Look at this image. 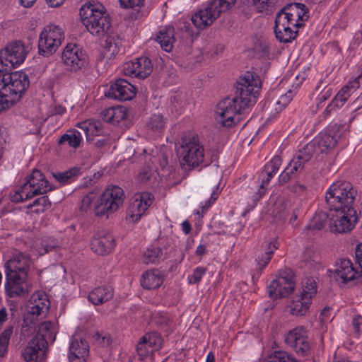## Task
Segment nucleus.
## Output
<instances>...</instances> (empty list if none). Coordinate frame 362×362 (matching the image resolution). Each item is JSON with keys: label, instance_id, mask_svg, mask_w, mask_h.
Returning a JSON list of instances; mask_svg holds the SVG:
<instances>
[{"label": "nucleus", "instance_id": "obj_45", "mask_svg": "<svg viewBox=\"0 0 362 362\" xmlns=\"http://www.w3.org/2000/svg\"><path fill=\"white\" fill-rule=\"evenodd\" d=\"M13 327L8 326L0 334V356H4L8 350L11 337L13 334Z\"/></svg>", "mask_w": 362, "mask_h": 362}, {"label": "nucleus", "instance_id": "obj_20", "mask_svg": "<svg viewBox=\"0 0 362 362\" xmlns=\"http://www.w3.org/2000/svg\"><path fill=\"white\" fill-rule=\"evenodd\" d=\"M69 349V362H86L89 355V345L86 340L79 336H73Z\"/></svg>", "mask_w": 362, "mask_h": 362}, {"label": "nucleus", "instance_id": "obj_18", "mask_svg": "<svg viewBox=\"0 0 362 362\" xmlns=\"http://www.w3.org/2000/svg\"><path fill=\"white\" fill-rule=\"evenodd\" d=\"M23 185L27 187V189L32 197L35 195L46 194L52 189L45 179V175L37 169L33 170L27 182Z\"/></svg>", "mask_w": 362, "mask_h": 362}, {"label": "nucleus", "instance_id": "obj_19", "mask_svg": "<svg viewBox=\"0 0 362 362\" xmlns=\"http://www.w3.org/2000/svg\"><path fill=\"white\" fill-rule=\"evenodd\" d=\"M30 257L21 252L15 254L5 264L6 274L27 277L30 267Z\"/></svg>", "mask_w": 362, "mask_h": 362}, {"label": "nucleus", "instance_id": "obj_29", "mask_svg": "<svg viewBox=\"0 0 362 362\" xmlns=\"http://www.w3.org/2000/svg\"><path fill=\"white\" fill-rule=\"evenodd\" d=\"M293 98V93L291 90L288 91L285 95L280 97L279 100H270L265 108V112L271 117H276L281 112L291 101Z\"/></svg>", "mask_w": 362, "mask_h": 362}, {"label": "nucleus", "instance_id": "obj_8", "mask_svg": "<svg viewBox=\"0 0 362 362\" xmlns=\"http://www.w3.org/2000/svg\"><path fill=\"white\" fill-rule=\"evenodd\" d=\"M314 148L313 144H306L296 153L292 160L279 177V181L281 184L288 182L303 171L305 164L313 156Z\"/></svg>", "mask_w": 362, "mask_h": 362}, {"label": "nucleus", "instance_id": "obj_50", "mask_svg": "<svg viewBox=\"0 0 362 362\" xmlns=\"http://www.w3.org/2000/svg\"><path fill=\"white\" fill-rule=\"evenodd\" d=\"M30 198H32V197L29 194L27 187H25L23 185L18 191L11 194L10 199L12 202H19Z\"/></svg>", "mask_w": 362, "mask_h": 362}, {"label": "nucleus", "instance_id": "obj_3", "mask_svg": "<svg viewBox=\"0 0 362 362\" xmlns=\"http://www.w3.org/2000/svg\"><path fill=\"white\" fill-rule=\"evenodd\" d=\"M29 86L28 76L24 72L0 75V112L9 109L19 101Z\"/></svg>", "mask_w": 362, "mask_h": 362}, {"label": "nucleus", "instance_id": "obj_49", "mask_svg": "<svg viewBox=\"0 0 362 362\" xmlns=\"http://www.w3.org/2000/svg\"><path fill=\"white\" fill-rule=\"evenodd\" d=\"M254 6L259 13L272 12L277 0H252Z\"/></svg>", "mask_w": 362, "mask_h": 362}, {"label": "nucleus", "instance_id": "obj_24", "mask_svg": "<svg viewBox=\"0 0 362 362\" xmlns=\"http://www.w3.org/2000/svg\"><path fill=\"white\" fill-rule=\"evenodd\" d=\"M57 328L51 321H46L37 326L36 334L32 338L38 341L42 347L47 348L49 344H52L56 339Z\"/></svg>", "mask_w": 362, "mask_h": 362}, {"label": "nucleus", "instance_id": "obj_15", "mask_svg": "<svg viewBox=\"0 0 362 362\" xmlns=\"http://www.w3.org/2000/svg\"><path fill=\"white\" fill-rule=\"evenodd\" d=\"M136 95V88L131 83L123 78H119L112 83L105 93L107 98L121 101L132 100Z\"/></svg>", "mask_w": 362, "mask_h": 362}, {"label": "nucleus", "instance_id": "obj_31", "mask_svg": "<svg viewBox=\"0 0 362 362\" xmlns=\"http://www.w3.org/2000/svg\"><path fill=\"white\" fill-rule=\"evenodd\" d=\"M163 276L158 269L146 271L141 276V285L147 290L156 289L162 284Z\"/></svg>", "mask_w": 362, "mask_h": 362}, {"label": "nucleus", "instance_id": "obj_62", "mask_svg": "<svg viewBox=\"0 0 362 362\" xmlns=\"http://www.w3.org/2000/svg\"><path fill=\"white\" fill-rule=\"evenodd\" d=\"M339 107H341L338 105L337 103H335V102L333 100H332L331 103L327 106L326 109L323 112L325 117L329 116L332 111L335 110L336 108Z\"/></svg>", "mask_w": 362, "mask_h": 362}, {"label": "nucleus", "instance_id": "obj_57", "mask_svg": "<svg viewBox=\"0 0 362 362\" xmlns=\"http://www.w3.org/2000/svg\"><path fill=\"white\" fill-rule=\"evenodd\" d=\"M206 273V269L204 267H197L194 270L193 274L189 277V282L193 284H197L199 283L202 279V276Z\"/></svg>", "mask_w": 362, "mask_h": 362}, {"label": "nucleus", "instance_id": "obj_37", "mask_svg": "<svg viewBox=\"0 0 362 362\" xmlns=\"http://www.w3.org/2000/svg\"><path fill=\"white\" fill-rule=\"evenodd\" d=\"M311 301L306 297L297 296L291 305V313L293 315L302 316L308 311Z\"/></svg>", "mask_w": 362, "mask_h": 362}, {"label": "nucleus", "instance_id": "obj_32", "mask_svg": "<svg viewBox=\"0 0 362 362\" xmlns=\"http://www.w3.org/2000/svg\"><path fill=\"white\" fill-rule=\"evenodd\" d=\"M174 35V28L168 25L160 30L156 35V40L160 44L162 49L166 52H170L173 47V44L175 42Z\"/></svg>", "mask_w": 362, "mask_h": 362}, {"label": "nucleus", "instance_id": "obj_51", "mask_svg": "<svg viewBox=\"0 0 362 362\" xmlns=\"http://www.w3.org/2000/svg\"><path fill=\"white\" fill-rule=\"evenodd\" d=\"M288 25L293 26V22L290 21L281 9L276 15L274 29Z\"/></svg>", "mask_w": 362, "mask_h": 362}, {"label": "nucleus", "instance_id": "obj_64", "mask_svg": "<svg viewBox=\"0 0 362 362\" xmlns=\"http://www.w3.org/2000/svg\"><path fill=\"white\" fill-rule=\"evenodd\" d=\"M356 258L361 267H362V243L358 244L356 248Z\"/></svg>", "mask_w": 362, "mask_h": 362}, {"label": "nucleus", "instance_id": "obj_35", "mask_svg": "<svg viewBox=\"0 0 362 362\" xmlns=\"http://www.w3.org/2000/svg\"><path fill=\"white\" fill-rule=\"evenodd\" d=\"M81 140V132L76 129H71L59 138L58 145H63L67 143L70 147L76 148L79 147Z\"/></svg>", "mask_w": 362, "mask_h": 362}, {"label": "nucleus", "instance_id": "obj_12", "mask_svg": "<svg viewBox=\"0 0 362 362\" xmlns=\"http://www.w3.org/2000/svg\"><path fill=\"white\" fill-rule=\"evenodd\" d=\"M286 344L298 356H305L310 354V346L303 327H298L290 330L285 337Z\"/></svg>", "mask_w": 362, "mask_h": 362}, {"label": "nucleus", "instance_id": "obj_46", "mask_svg": "<svg viewBox=\"0 0 362 362\" xmlns=\"http://www.w3.org/2000/svg\"><path fill=\"white\" fill-rule=\"evenodd\" d=\"M266 362H296L293 356L284 351H275Z\"/></svg>", "mask_w": 362, "mask_h": 362}, {"label": "nucleus", "instance_id": "obj_6", "mask_svg": "<svg viewBox=\"0 0 362 362\" xmlns=\"http://www.w3.org/2000/svg\"><path fill=\"white\" fill-rule=\"evenodd\" d=\"M237 0H211L204 9L197 12L192 17L194 26L204 29L211 25L221 13L230 9Z\"/></svg>", "mask_w": 362, "mask_h": 362}, {"label": "nucleus", "instance_id": "obj_61", "mask_svg": "<svg viewBox=\"0 0 362 362\" xmlns=\"http://www.w3.org/2000/svg\"><path fill=\"white\" fill-rule=\"evenodd\" d=\"M152 336H153L152 334H148H148H144L139 339V344L137 345V351H139V349H141V346L144 345V344H148L149 346H153V345H155V341H151Z\"/></svg>", "mask_w": 362, "mask_h": 362}, {"label": "nucleus", "instance_id": "obj_55", "mask_svg": "<svg viewBox=\"0 0 362 362\" xmlns=\"http://www.w3.org/2000/svg\"><path fill=\"white\" fill-rule=\"evenodd\" d=\"M153 175V170L149 166L143 168L138 174V180L139 182H145L150 180Z\"/></svg>", "mask_w": 362, "mask_h": 362}, {"label": "nucleus", "instance_id": "obj_9", "mask_svg": "<svg viewBox=\"0 0 362 362\" xmlns=\"http://www.w3.org/2000/svg\"><path fill=\"white\" fill-rule=\"evenodd\" d=\"M64 39L62 29L58 25L49 24L44 28L38 40L39 54L49 57L54 53Z\"/></svg>", "mask_w": 362, "mask_h": 362}, {"label": "nucleus", "instance_id": "obj_34", "mask_svg": "<svg viewBox=\"0 0 362 362\" xmlns=\"http://www.w3.org/2000/svg\"><path fill=\"white\" fill-rule=\"evenodd\" d=\"M102 126V123L100 121H93L90 122L83 121L78 122L76 125V127L83 131L86 135L88 142L93 141V138H92L91 136H99L103 133Z\"/></svg>", "mask_w": 362, "mask_h": 362}, {"label": "nucleus", "instance_id": "obj_14", "mask_svg": "<svg viewBox=\"0 0 362 362\" xmlns=\"http://www.w3.org/2000/svg\"><path fill=\"white\" fill-rule=\"evenodd\" d=\"M62 59L64 64L71 71H77L86 64V57L74 44H68L64 48Z\"/></svg>", "mask_w": 362, "mask_h": 362}, {"label": "nucleus", "instance_id": "obj_43", "mask_svg": "<svg viewBox=\"0 0 362 362\" xmlns=\"http://www.w3.org/2000/svg\"><path fill=\"white\" fill-rule=\"evenodd\" d=\"M162 253L159 247L148 248L143 254V262L146 264L156 263L160 259Z\"/></svg>", "mask_w": 362, "mask_h": 362}, {"label": "nucleus", "instance_id": "obj_25", "mask_svg": "<svg viewBox=\"0 0 362 362\" xmlns=\"http://www.w3.org/2000/svg\"><path fill=\"white\" fill-rule=\"evenodd\" d=\"M47 348L42 347L41 344L31 339L24 349L22 356L26 362H40L46 352Z\"/></svg>", "mask_w": 362, "mask_h": 362}, {"label": "nucleus", "instance_id": "obj_26", "mask_svg": "<svg viewBox=\"0 0 362 362\" xmlns=\"http://www.w3.org/2000/svg\"><path fill=\"white\" fill-rule=\"evenodd\" d=\"M278 247L279 243L276 238H270L262 243L261 246L262 253L256 259L260 270H262L268 264L274 251L277 250Z\"/></svg>", "mask_w": 362, "mask_h": 362}, {"label": "nucleus", "instance_id": "obj_58", "mask_svg": "<svg viewBox=\"0 0 362 362\" xmlns=\"http://www.w3.org/2000/svg\"><path fill=\"white\" fill-rule=\"evenodd\" d=\"M95 197L93 191H90L87 193L81 201V209L82 211H86L90 208V206Z\"/></svg>", "mask_w": 362, "mask_h": 362}, {"label": "nucleus", "instance_id": "obj_60", "mask_svg": "<svg viewBox=\"0 0 362 362\" xmlns=\"http://www.w3.org/2000/svg\"><path fill=\"white\" fill-rule=\"evenodd\" d=\"M361 78L362 74H359L356 78H354V80L349 81L347 85L344 86V88H346L347 91H349V93L351 94L354 90L359 88L360 80Z\"/></svg>", "mask_w": 362, "mask_h": 362}, {"label": "nucleus", "instance_id": "obj_53", "mask_svg": "<svg viewBox=\"0 0 362 362\" xmlns=\"http://www.w3.org/2000/svg\"><path fill=\"white\" fill-rule=\"evenodd\" d=\"M290 205L289 201L280 199L274 204V211H277L279 216L283 217L287 212L288 206H290Z\"/></svg>", "mask_w": 362, "mask_h": 362}, {"label": "nucleus", "instance_id": "obj_10", "mask_svg": "<svg viewBox=\"0 0 362 362\" xmlns=\"http://www.w3.org/2000/svg\"><path fill=\"white\" fill-rule=\"evenodd\" d=\"M357 221L356 210L329 209V227L333 233H349Z\"/></svg>", "mask_w": 362, "mask_h": 362}, {"label": "nucleus", "instance_id": "obj_33", "mask_svg": "<svg viewBox=\"0 0 362 362\" xmlns=\"http://www.w3.org/2000/svg\"><path fill=\"white\" fill-rule=\"evenodd\" d=\"M122 205L117 203V201H107L103 199V197L100 196L97 201L94 211L96 216H106L107 218L119 209Z\"/></svg>", "mask_w": 362, "mask_h": 362}, {"label": "nucleus", "instance_id": "obj_28", "mask_svg": "<svg viewBox=\"0 0 362 362\" xmlns=\"http://www.w3.org/2000/svg\"><path fill=\"white\" fill-rule=\"evenodd\" d=\"M100 117L104 122L117 124L127 117V109L124 106L110 107L101 111Z\"/></svg>", "mask_w": 362, "mask_h": 362}, {"label": "nucleus", "instance_id": "obj_23", "mask_svg": "<svg viewBox=\"0 0 362 362\" xmlns=\"http://www.w3.org/2000/svg\"><path fill=\"white\" fill-rule=\"evenodd\" d=\"M153 195L149 192H143L138 194L131 202L128 214L135 221L139 220L151 204Z\"/></svg>", "mask_w": 362, "mask_h": 362}, {"label": "nucleus", "instance_id": "obj_13", "mask_svg": "<svg viewBox=\"0 0 362 362\" xmlns=\"http://www.w3.org/2000/svg\"><path fill=\"white\" fill-rule=\"evenodd\" d=\"M153 71V64L147 57H141L134 61L128 62L123 65L122 72L127 76H134L144 79Z\"/></svg>", "mask_w": 362, "mask_h": 362}, {"label": "nucleus", "instance_id": "obj_41", "mask_svg": "<svg viewBox=\"0 0 362 362\" xmlns=\"http://www.w3.org/2000/svg\"><path fill=\"white\" fill-rule=\"evenodd\" d=\"M49 308V300L45 296H42V297H39L38 299H34V301L30 303L29 312L32 315H40L47 313Z\"/></svg>", "mask_w": 362, "mask_h": 362}, {"label": "nucleus", "instance_id": "obj_17", "mask_svg": "<svg viewBox=\"0 0 362 362\" xmlns=\"http://www.w3.org/2000/svg\"><path fill=\"white\" fill-rule=\"evenodd\" d=\"M282 164V159L279 156H274L265 165L264 170L259 174L261 183L258 192L253 195L254 200L259 199L265 192V189L269 184L271 179L278 172Z\"/></svg>", "mask_w": 362, "mask_h": 362}, {"label": "nucleus", "instance_id": "obj_27", "mask_svg": "<svg viewBox=\"0 0 362 362\" xmlns=\"http://www.w3.org/2000/svg\"><path fill=\"white\" fill-rule=\"evenodd\" d=\"M337 140L332 135L331 131L328 132L321 133L314 140L310 141L307 144H313V154L319 149L321 153L327 152L333 148L337 144Z\"/></svg>", "mask_w": 362, "mask_h": 362}, {"label": "nucleus", "instance_id": "obj_44", "mask_svg": "<svg viewBox=\"0 0 362 362\" xmlns=\"http://www.w3.org/2000/svg\"><path fill=\"white\" fill-rule=\"evenodd\" d=\"M315 92H320V94L317 98V105L318 108L320 107V105L329 99L333 93V89L331 87H328L322 81H320L319 84L315 88Z\"/></svg>", "mask_w": 362, "mask_h": 362}, {"label": "nucleus", "instance_id": "obj_11", "mask_svg": "<svg viewBox=\"0 0 362 362\" xmlns=\"http://www.w3.org/2000/svg\"><path fill=\"white\" fill-rule=\"evenodd\" d=\"M294 274L290 269H285L279 272L267 287L268 294L271 298H285L294 290Z\"/></svg>", "mask_w": 362, "mask_h": 362}, {"label": "nucleus", "instance_id": "obj_22", "mask_svg": "<svg viewBox=\"0 0 362 362\" xmlns=\"http://www.w3.org/2000/svg\"><path fill=\"white\" fill-rule=\"evenodd\" d=\"M26 277L6 274L5 292L9 298L25 297L28 292L23 284Z\"/></svg>", "mask_w": 362, "mask_h": 362}, {"label": "nucleus", "instance_id": "obj_48", "mask_svg": "<svg viewBox=\"0 0 362 362\" xmlns=\"http://www.w3.org/2000/svg\"><path fill=\"white\" fill-rule=\"evenodd\" d=\"M81 173L80 168L77 167H74L69 170H66L62 173H57L54 174V177L61 183L67 182L69 180L72 178L77 177Z\"/></svg>", "mask_w": 362, "mask_h": 362}, {"label": "nucleus", "instance_id": "obj_54", "mask_svg": "<svg viewBox=\"0 0 362 362\" xmlns=\"http://www.w3.org/2000/svg\"><path fill=\"white\" fill-rule=\"evenodd\" d=\"M303 260L306 263H317L319 262L318 254L313 249L307 248L303 254Z\"/></svg>", "mask_w": 362, "mask_h": 362}, {"label": "nucleus", "instance_id": "obj_42", "mask_svg": "<svg viewBox=\"0 0 362 362\" xmlns=\"http://www.w3.org/2000/svg\"><path fill=\"white\" fill-rule=\"evenodd\" d=\"M50 206L51 202L47 196H42L35 199L32 204H30L27 206V208L30 209L33 213L40 214L49 209Z\"/></svg>", "mask_w": 362, "mask_h": 362}, {"label": "nucleus", "instance_id": "obj_2", "mask_svg": "<svg viewBox=\"0 0 362 362\" xmlns=\"http://www.w3.org/2000/svg\"><path fill=\"white\" fill-rule=\"evenodd\" d=\"M80 16L86 29L93 35L101 37L106 35L104 55L111 59L120 50L122 40L117 34L110 33V21L104 11V6L100 3H90L83 6L80 9Z\"/></svg>", "mask_w": 362, "mask_h": 362}, {"label": "nucleus", "instance_id": "obj_38", "mask_svg": "<svg viewBox=\"0 0 362 362\" xmlns=\"http://www.w3.org/2000/svg\"><path fill=\"white\" fill-rule=\"evenodd\" d=\"M292 25L284 26L281 28H275L274 33L277 40L280 42L288 43L295 40L298 30H293Z\"/></svg>", "mask_w": 362, "mask_h": 362}, {"label": "nucleus", "instance_id": "obj_56", "mask_svg": "<svg viewBox=\"0 0 362 362\" xmlns=\"http://www.w3.org/2000/svg\"><path fill=\"white\" fill-rule=\"evenodd\" d=\"M165 122L160 115H153L149 122V124L152 129L160 130L164 127Z\"/></svg>", "mask_w": 362, "mask_h": 362}, {"label": "nucleus", "instance_id": "obj_47", "mask_svg": "<svg viewBox=\"0 0 362 362\" xmlns=\"http://www.w3.org/2000/svg\"><path fill=\"white\" fill-rule=\"evenodd\" d=\"M316 283L313 279H307L303 284L301 297H306L308 300L311 301L312 297L316 293Z\"/></svg>", "mask_w": 362, "mask_h": 362}, {"label": "nucleus", "instance_id": "obj_21", "mask_svg": "<svg viewBox=\"0 0 362 362\" xmlns=\"http://www.w3.org/2000/svg\"><path fill=\"white\" fill-rule=\"evenodd\" d=\"M90 246L92 250L98 255H105L112 252L115 247V238L108 233H98L93 237Z\"/></svg>", "mask_w": 362, "mask_h": 362}, {"label": "nucleus", "instance_id": "obj_7", "mask_svg": "<svg viewBox=\"0 0 362 362\" xmlns=\"http://www.w3.org/2000/svg\"><path fill=\"white\" fill-rule=\"evenodd\" d=\"M27 54L24 45L20 41L8 45L0 52V75L11 74L13 69L24 62Z\"/></svg>", "mask_w": 362, "mask_h": 362}, {"label": "nucleus", "instance_id": "obj_40", "mask_svg": "<svg viewBox=\"0 0 362 362\" xmlns=\"http://www.w3.org/2000/svg\"><path fill=\"white\" fill-rule=\"evenodd\" d=\"M328 218L329 219V214L324 211H317L312 218L306 228L311 230H320L325 227Z\"/></svg>", "mask_w": 362, "mask_h": 362}, {"label": "nucleus", "instance_id": "obj_63", "mask_svg": "<svg viewBox=\"0 0 362 362\" xmlns=\"http://www.w3.org/2000/svg\"><path fill=\"white\" fill-rule=\"evenodd\" d=\"M354 329L356 332H360V326L362 325V317L360 315H356L352 320Z\"/></svg>", "mask_w": 362, "mask_h": 362}, {"label": "nucleus", "instance_id": "obj_39", "mask_svg": "<svg viewBox=\"0 0 362 362\" xmlns=\"http://www.w3.org/2000/svg\"><path fill=\"white\" fill-rule=\"evenodd\" d=\"M101 196L103 197V199L105 202L106 200H110L111 202L117 201V203L120 205H122L124 200V191L117 186H112V187L106 189Z\"/></svg>", "mask_w": 362, "mask_h": 362}, {"label": "nucleus", "instance_id": "obj_1", "mask_svg": "<svg viewBox=\"0 0 362 362\" xmlns=\"http://www.w3.org/2000/svg\"><path fill=\"white\" fill-rule=\"evenodd\" d=\"M261 88L259 77L252 72H247L240 77L235 86V96L226 98L217 105L216 112L220 122L225 127H232L239 121L241 112L256 102Z\"/></svg>", "mask_w": 362, "mask_h": 362}, {"label": "nucleus", "instance_id": "obj_16", "mask_svg": "<svg viewBox=\"0 0 362 362\" xmlns=\"http://www.w3.org/2000/svg\"><path fill=\"white\" fill-rule=\"evenodd\" d=\"M334 278L340 286H344L358 278L362 279V271L358 272L349 259H343L336 264Z\"/></svg>", "mask_w": 362, "mask_h": 362}, {"label": "nucleus", "instance_id": "obj_30", "mask_svg": "<svg viewBox=\"0 0 362 362\" xmlns=\"http://www.w3.org/2000/svg\"><path fill=\"white\" fill-rule=\"evenodd\" d=\"M113 296L114 291L111 286H98L90 292L88 299L93 304L98 305L110 300Z\"/></svg>", "mask_w": 362, "mask_h": 362}, {"label": "nucleus", "instance_id": "obj_4", "mask_svg": "<svg viewBox=\"0 0 362 362\" xmlns=\"http://www.w3.org/2000/svg\"><path fill=\"white\" fill-rule=\"evenodd\" d=\"M180 163L185 170H191L199 165L204 160V148L200 145L197 135L188 132L181 139V144L177 149Z\"/></svg>", "mask_w": 362, "mask_h": 362}, {"label": "nucleus", "instance_id": "obj_59", "mask_svg": "<svg viewBox=\"0 0 362 362\" xmlns=\"http://www.w3.org/2000/svg\"><path fill=\"white\" fill-rule=\"evenodd\" d=\"M119 1L121 7L124 8H133L144 4V0H119Z\"/></svg>", "mask_w": 362, "mask_h": 362}, {"label": "nucleus", "instance_id": "obj_36", "mask_svg": "<svg viewBox=\"0 0 362 362\" xmlns=\"http://www.w3.org/2000/svg\"><path fill=\"white\" fill-rule=\"evenodd\" d=\"M305 7V5L301 3H291L284 6L281 10L284 11V15L288 17L290 21L293 22V27L298 28L301 27L303 23L298 22L299 14L298 13V8Z\"/></svg>", "mask_w": 362, "mask_h": 362}, {"label": "nucleus", "instance_id": "obj_5", "mask_svg": "<svg viewBox=\"0 0 362 362\" xmlns=\"http://www.w3.org/2000/svg\"><path fill=\"white\" fill-rule=\"evenodd\" d=\"M357 190L349 182L339 181L330 186L325 200L329 209L356 210L354 202Z\"/></svg>", "mask_w": 362, "mask_h": 362}, {"label": "nucleus", "instance_id": "obj_52", "mask_svg": "<svg viewBox=\"0 0 362 362\" xmlns=\"http://www.w3.org/2000/svg\"><path fill=\"white\" fill-rule=\"evenodd\" d=\"M350 96L351 93L347 91L346 88L343 87L332 100L335 102V103H337L338 105L342 107Z\"/></svg>", "mask_w": 362, "mask_h": 362}]
</instances>
